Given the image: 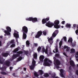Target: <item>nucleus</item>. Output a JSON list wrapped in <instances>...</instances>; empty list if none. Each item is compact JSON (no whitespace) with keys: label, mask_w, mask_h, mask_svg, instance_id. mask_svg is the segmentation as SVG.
Masks as SVG:
<instances>
[{"label":"nucleus","mask_w":78,"mask_h":78,"mask_svg":"<svg viewBox=\"0 0 78 78\" xmlns=\"http://www.w3.org/2000/svg\"><path fill=\"white\" fill-rule=\"evenodd\" d=\"M58 33L59 30H56L53 33L52 37L48 39V41L50 44H53V37H55Z\"/></svg>","instance_id":"obj_1"},{"label":"nucleus","mask_w":78,"mask_h":78,"mask_svg":"<svg viewBox=\"0 0 78 78\" xmlns=\"http://www.w3.org/2000/svg\"><path fill=\"white\" fill-rule=\"evenodd\" d=\"M50 62V63H51L52 62H51V60H50L49 59L46 58L44 60V65L45 66H50V64L49 63Z\"/></svg>","instance_id":"obj_2"},{"label":"nucleus","mask_w":78,"mask_h":78,"mask_svg":"<svg viewBox=\"0 0 78 78\" xmlns=\"http://www.w3.org/2000/svg\"><path fill=\"white\" fill-rule=\"evenodd\" d=\"M59 20H55L54 21V27H55V28H56V29H58V28H59V26L58 25H59Z\"/></svg>","instance_id":"obj_3"},{"label":"nucleus","mask_w":78,"mask_h":78,"mask_svg":"<svg viewBox=\"0 0 78 78\" xmlns=\"http://www.w3.org/2000/svg\"><path fill=\"white\" fill-rule=\"evenodd\" d=\"M6 29L7 30H5V33L7 35H10L11 34L9 32L11 31V27L8 26L7 27H6Z\"/></svg>","instance_id":"obj_4"},{"label":"nucleus","mask_w":78,"mask_h":78,"mask_svg":"<svg viewBox=\"0 0 78 78\" xmlns=\"http://www.w3.org/2000/svg\"><path fill=\"white\" fill-rule=\"evenodd\" d=\"M53 58L54 61V65H55V64H56V65L59 66L61 64V62L59 61V60L57 59L56 57H54Z\"/></svg>","instance_id":"obj_5"},{"label":"nucleus","mask_w":78,"mask_h":78,"mask_svg":"<svg viewBox=\"0 0 78 78\" xmlns=\"http://www.w3.org/2000/svg\"><path fill=\"white\" fill-rule=\"evenodd\" d=\"M22 31L23 33L27 34L28 33V28L26 26H24L22 27Z\"/></svg>","instance_id":"obj_6"},{"label":"nucleus","mask_w":78,"mask_h":78,"mask_svg":"<svg viewBox=\"0 0 78 78\" xmlns=\"http://www.w3.org/2000/svg\"><path fill=\"white\" fill-rule=\"evenodd\" d=\"M46 25L49 28H51V27H53L54 25V23H51L50 21H49L48 23H46Z\"/></svg>","instance_id":"obj_7"},{"label":"nucleus","mask_w":78,"mask_h":78,"mask_svg":"<svg viewBox=\"0 0 78 78\" xmlns=\"http://www.w3.org/2000/svg\"><path fill=\"white\" fill-rule=\"evenodd\" d=\"M42 34V32L41 30L38 31L35 37V38H39V37H41Z\"/></svg>","instance_id":"obj_8"},{"label":"nucleus","mask_w":78,"mask_h":78,"mask_svg":"<svg viewBox=\"0 0 78 78\" xmlns=\"http://www.w3.org/2000/svg\"><path fill=\"white\" fill-rule=\"evenodd\" d=\"M4 65L7 67H9L10 65V62L8 60H7L4 62Z\"/></svg>","instance_id":"obj_9"},{"label":"nucleus","mask_w":78,"mask_h":78,"mask_svg":"<svg viewBox=\"0 0 78 78\" xmlns=\"http://www.w3.org/2000/svg\"><path fill=\"white\" fill-rule=\"evenodd\" d=\"M20 56V55L19 54H14L12 56V60H14L15 59L17 58V57H18V56Z\"/></svg>","instance_id":"obj_10"},{"label":"nucleus","mask_w":78,"mask_h":78,"mask_svg":"<svg viewBox=\"0 0 78 78\" xmlns=\"http://www.w3.org/2000/svg\"><path fill=\"white\" fill-rule=\"evenodd\" d=\"M70 64L72 67H75V63H74V62L72 60H71L70 61Z\"/></svg>","instance_id":"obj_11"},{"label":"nucleus","mask_w":78,"mask_h":78,"mask_svg":"<svg viewBox=\"0 0 78 78\" xmlns=\"http://www.w3.org/2000/svg\"><path fill=\"white\" fill-rule=\"evenodd\" d=\"M44 59V56L43 55H41L39 57V59L41 62H42Z\"/></svg>","instance_id":"obj_12"},{"label":"nucleus","mask_w":78,"mask_h":78,"mask_svg":"<svg viewBox=\"0 0 78 78\" xmlns=\"http://www.w3.org/2000/svg\"><path fill=\"white\" fill-rule=\"evenodd\" d=\"M60 75L62 77H64V74H63V73H64V70L62 69H61L60 70Z\"/></svg>","instance_id":"obj_13"},{"label":"nucleus","mask_w":78,"mask_h":78,"mask_svg":"<svg viewBox=\"0 0 78 78\" xmlns=\"http://www.w3.org/2000/svg\"><path fill=\"white\" fill-rule=\"evenodd\" d=\"M8 55H9V54L8 53H2V56L4 57H7L8 56Z\"/></svg>","instance_id":"obj_14"},{"label":"nucleus","mask_w":78,"mask_h":78,"mask_svg":"<svg viewBox=\"0 0 78 78\" xmlns=\"http://www.w3.org/2000/svg\"><path fill=\"white\" fill-rule=\"evenodd\" d=\"M37 22V18H33L32 22L34 23V22Z\"/></svg>","instance_id":"obj_15"},{"label":"nucleus","mask_w":78,"mask_h":78,"mask_svg":"<svg viewBox=\"0 0 78 78\" xmlns=\"http://www.w3.org/2000/svg\"><path fill=\"white\" fill-rule=\"evenodd\" d=\"M27 34L25 33H23V39H25L27 38Z\"/></svg>","instance_id":"obj_16"},{"label":"nucleus","mask_w":78,"mask_h":78,"mask_svg":"<svg viewBox=\"0 0 78 78\" xmlns=\"http://www.w3.org/2000/svg\"><path fill=\"white\" fill-rule=\"evenodd\" d=\"M13 36L14 37H15L16 38H18L19 37V34L16 33H14L13 34Z\"/></svg>","instance_id":"obj_17"},{"label":"nucleus","mask_w":78,"mask_h":78,"mask_svg":"<svg viewBox=\"0 0 78 78\" xmlns=\"http://www.w3.org/2000/svg\"><path fill=\"white\" fill-rule=\"evenodd\" d=\"M26 20H28V21H32L33 20V17H29L28 18H27L26 19Z\"/></svg>","instance_id":"obj_18"},{"label":"nucleus","mask_w":78,"mask_h":78,"mask_svg":"<svg viewBox=\"0 0 78 78\" xmlns=\"http://www.w3.org/2000/svg\"><path fill=\"white\" fill-rule=\"evenodd\" d=\"M34 67H35V66L34 65H31L30 66V70H34Z\"/></svg>","instance_id":"obj_19"},{"label":"nucleus","mask_w":78,"mask_h":78,"mask_svg":"<svg viewBox=\"0 0 78 78\" xmlns=\"http://www.w3.org/2000/svg\"><path fill=\"white\" fill-rule=\"evenodd\" d=\"M66 28H71V24H69L67 23L66 25Z\"/></svg>","instance_id":"obj_20"},{"label":"nucleus","mask_w":78,"mask_h":78,"mask_svg":"<svg viewBox=\"0 0 78 78\" xmlns=\"http://www.w3.org/2000/svg\"><path fill=\"white\" fill-rule=\"evenodd\" d=\"M32 64L33 66H35L36 65V61H35V60H34V58L33 59Z\"/></svg>","instance_id":"obj_21"},{"label":"nucleus","mask_w":78,"mask_h":78,"mask_svg":"<svg viewBox=\"0 0 78 78\" xmlns=\"http://www.w3.org/2000/svg\"><path fill=\"white\" fill-rule=\"evenodd\" d=\"M73 41V40L72 39V38H70L68 40V42L69 43H70V42L71 44H72Z\"/></svg>","instance_id":"obj_22"},{"label":"nucleus","mask_w":78,"mask_h":78,"mask_svg":"<svg viewBox=\"0 0 78 78\" xmlns=\"http://www.w3.org/2000/svg\"><path fill=\"white\" fill-rule=\"evenodd\" d=\"M34 59H37V54L36 53H35L34 54Z\"/></svg>","instance_id":"obj_23"},{"label":"nucleus","mask_w":78,"mask_h":78,"mask_svg":"<svg viewBox=\"0 0 78 78\" xmlns=\"http://www.w3.org/2000/svg\"><path fill=\"white\" fill-rule=\"evenodd\" d=\"M63 39L62 38L59 43V47H61L62 46V41H63Z\"/></svg>","instance_id":"obj_24"},{"label":"nucleus","mask_w":78,"mask_h":78,"mask_svg":"<svg viewBox=\"0 0 78 78\" xmlns=\"http://www.w3.org/2000/svg\"><path fill=\"white\" fill-rule=\"evenodd\" d=\"M75 53V50L73 48H72L71 49V52H70V53Z\"/></svg>","instance_id":"obj_25"},{"label":"nucleus","mask_w":78,"mask_h":78,"mask_svg":"<svg viewBox=\"0 0 78 78\" xmlns=\"http://www.w3.org/2000/svg\"><path fill=\"white\" fill-rule=\"evenodd\" d=\"M42 24H45V23H47V22L45 19V18L43 19L42 20Z\"/></svg>","instance_id":"obj_26"},{"label":"nucleus","mask_w":78,"mask_h":78,"mask_svg":"<svg viewBox=\"0 0 78 78\" xmlns=\"http://www.w3.org/2000/svg\"><path fill=\"white\" fill-rule=\"evenodd\" d=\"M39 72L40 75H42L44 73V71L42 70H39Z\"/></svg>","instance_id":"obj_27"},{"label":"nucleus","mask_w":78,"mask_h":78,"mask_svg":"<svg viewBox=\"0 0 78 78\" xmlns=\"http://www.w3.org/2000/svg\"><path fill=\"white\" fill-rule=\"evenodd\" d=\"M1 73L2 74V75H8L7 73H5V72H1Z\"/></svg>","instance_id":"obj_28"},{"label":"nucleus","mask_w":78,"mask_h":78,"mask_svg":"<svg viewBox=\"0 0 78 78\" xmlns=\"http://www.w3.org/2000/svg\"><path fill=\"white\" fill-rule=\"evenodd\" d=\"M34 74L35 76H36V77H38V76H39V75H38V74H37V72H35L34 73Z\"/></svg>","instance_id":"obj_29"},{"label":"nucleus","mask_w":78,"mask_h":78,"mask_svg":"<svg viewBox=\"0 0 78 78\" xmlns=\"http://www.w3.org/2000/svg\"><path fill=\"white\" fill-rule=\"evenodd\" d=\"M22 59V57L21 56H20L19 57V58H18L17 60V61H21V60Z\"/></svg>","instance_id":"obj_30"},{"label":"nucleus","mask_w":78,"mask_h":78,"mask_svg":"<svg viewBox=\"0 0 78 78\" xmlns=\"http://www.w3.org/2000/svg\"><path fill=\"white\" fill-rule=\"evenodd\" d=\"M30 42H29V41L28 40L26 42V44L27 45H28V46H30Z\"/></svg>","instance_id":"obj_31"},{"label":"nucleus","mask_w":78,"mask_h":78,"mask_svg":"<svg viewBox=\"0 0 78 78\" xmlns=\"http://www.w3.org/2000/svg\"><path fill=\"white\" fill-rule=\"evenodd\" d=\"M41 47L40 46L38 47L37 49V51L38 52H39L41 51Z\"/></svg>","instance_id":"obj_32"},{"label":"nucleus","mask_w":78,"mask_h":78,"mask_svg":"<svg viewBox=\"0 0 78 78\" xmlns=\"http://www.w3.org/2000/svg\"><path fill=\"white\" fill-rule=\"evenodd\" d=\"M44 76L46 77H48L49 76V74L47 73H46L44 74Z\"/></svg>","instance_id":"obj_33"},{"label":"nucleus","mask_w":78,"mask_h":78,"mask_svg":"<svg viewBox=\"0 0 78 78\" xmlns=\"http://www.w3.org/2000/svg\"><path fill=\"white\" fill-rule=\"evenodd\" d=\"M44 52L45 53L47 54L48 53V47H47L46 48V50H45Z\"/></svg>","instance_id":"obj_34"},{"label":"nucleus","mask_w":78,"mask_h":78,"mask_svg":"<svg viewBox=\"0 0 78 78\" xmlns=\"http://www.w3.org/2000/svg\"><path fill=\"white\" fill-rule=\"evenodd\" d=\"M19 51V49L18 48H16L14 50L13 52V53H16V52H17V51Z\"/></svg>","instance_id":"obj_35"},{"label":"nucleus","mask_w":78,"mask_h":78,"mask_svg":"<svg viewBox=\"0 0 78 78\" xmlns=\"http://www.w3.org/2000/svg\"><path fill=\"white\" fill-rule=\"evenodd\" d=\"M10 44H15V42H14V40H12L10 41Z\"/></svg>","instance_id":"obj_36"},{"label":"nucleus","mask_w":78,"mask_h":78,"mask_svg":"<svg viewBox=\"0 0 78 78\" xmlns=\"http://www.w3.org/2000/svg\"><path fill=\"white\" fill-rule=\"evenodd\" d=\"M16 46V44H12L10 46V47L11 48H13V47H15Z\"/></svg>","instance_id":"obj_37"},{"label":"nucleus","mask_w":78,"mask_h":78,"mask_svg":"<svg viewBox=\"0 0 78 78\" xmlns=\"http://www.w3.org/2000/svg\"><path fill=\"white\" fill-rule=\"evenodd\" d=\"M43 33L44 35V36H46V34H47V31H46V30L43 31Z\"/></svg>","instance_id":"obj_38"},{"label":"nucleus","mask_w":78,"mask_h":78,"mask_svg":"<svg viewBox=\"0 0 78 78\" xmlns=\"http://www.w3.org/2000/svg\"><path fill=\"white\" fill-rule=\"evenodd\" d=\"M45 20H46V22H47L50 20V18L49 17H48L45 19Z\"/></svg>","instance_id":"obj_39"},{"label":"nucleus","mask_w":78,"mask_h":78,"mask_svg":"<svg viewBox=\"0 0 78 78\" xmlns=\"http://www.w3.org/2000/svg\"><path fill=\"white\" fill-rule=\"evenodd\" d=\"M70 48L68 47V48L66 49V51L69 52V51H70Z\"/></svg>","instance_id":"obj_40"},{"label":"nucleus","mask_w":78,"mask_h":78,"mask_svg":"<svg viewBox=\"0 0 78 78\" xmlns=\"http://www.w3.org/2000/svg\"><path fill=\"white\" fill-rule=\"evenodd\" d=\"M55 51L56 53H58V47L56 46L55 47Z\"/></svg>","instance_id":"obj_41"},{"label":"nucleus","mask_w":78,"mask_h":78,"mask_svg":"<svg viewBox=\"0 0 78 78\" xmlns=\"http://www.w3.org/2000/svg\"><path fill=\"white\" fill-rule=\"evenodd\" d=\"M24 53L25 55H27L28 54V53H29V52L28 51H24Z\"/></svg>","instance_id":"obj_42"},{"label":"nucleus","mask_w":78,"mask_h":78,"mask_svg":"<svg viewBox=\"0 0 78 78\" xmlns=\"http://www.w3.org/2000/svg\"><path fill=\"white\" fill-rule=\"evenodd\" d=\"M18 54H22L23 53V51H20L17 52Z\"/></svg>","instance_id":"obj_43"},{"label":"nucleus","mask_w":78,"mask_h":78,"mask_svg":"<svg viewBox=\"0 0 78 78\" xmlns=\"http://www.w3.org/2000/svg\"><path fill=\"white\" fill-rule=\"evenodd\" d=\"M0 64H3V61L1 58H0Z\"/></svg>","instance_id":"obj_44"},{"label":"nucleus","mask_w":78,"mask_h":78,"mask_svg":"<svg viewBox=\"0 0 78 78\" xmlns=\"http://www.w3.org/2000/svg\"><path fill=\"white\" fill-rule=\"evenodd\" d=\"M63 39L65 42H66L67 41V37H63Z\"/></svg>","instance_id":"obj_45"},{"label":"nucleus","mask_w":78,"mask_h":78,"mask_svg":"<svg viewBox=\"0 0 78 78\" xmlns=\"http://www.w3.org/2000/svg\"><path fill=\"white\" fill-rule=\"evenodd\" d=\"M55 56H56V57H59V54H56Z\"/></svg>","instance_id":"obj_46"},{"label":"nucleus","mask_w":78,"mask_h":78,"mask_svg":"<svg viewBox=\"0 0 78 78\" xmlns=\"http://www.w3.org/2000/svg\"><path fill=\"white\" fill-rule=\"evenodd\" d=\"M68 46H64V49H66V48H68Z\"/></svg>","instance_id":"obj_47"},{"label":"nucleus","mask_w":78,"mask_h":78,"mask_svg":"<svg viewBox=\"0 0 78 78\" xmlns=\"http://www.w3.org/2000/svg\"><path fill=\"white\" fill-rule=\"evenodd\" d=\"M45 50V48H43L42 49V51H43V52H44Z\"/></svg>","instance_id":"obj_48"},{"label":"nucleus","mask_w":78,"mask_h":78,"mask_svg":"<svg viewBox=\"0 0 78 78\" xmlns=\"http://www.w3.org/2000/svg\"><path fill=\"white\" fill-rule=\"evenodd\" d=\"M76 73L78 76V70H76Z\"/></svg>","instance_id":"obj_49"},{"label":"nucleus","mask_w":78,"mask_h":78,"mask_svg":"<svg viewBox=\"0 0 78 78\" xmlns=\"http://www.w3.org/2000/svg\"><path fill=\"white\" fill-rule=\"evenodd\" d=\"M55 67L57 69H59V65H57Z\"/></svg>","instance_id":"obj_50"},{"label":"nucleus","mask_w":78,"mask_h":78,"mask_svg":"<svg viewBox=\"0 0 78 78\" xmlns=\"http://www.w3.org/2000/svg\"><path fill=\"white\" fill-rule=\"evenodd\" d=\"M62 23L63 25H64V24H65V21H62Z\"/></svg>","instance_id":"obj_51"},{"label":"nucleus","mask_w":78,"mask_h":78,"mask_svg":"<svg viewBox=\"0 0 78 78\" xmlns=\"http://www.w3.org/2000/svg\"><path fill=\"white\" fill-rule=\"evenodd\" d=\"M76 34H77V35H78V29L76 31Z\"/></svg>","instance_id":"obj_52"},{"label":"nucleus","mask_w":78,"mask_h":78,"mask_svg":"<svg viewBox=\"0 0 78 78\" xmlns=\"http://www.w3.org/2000/svg\"><path fill=\"white\" fill-rule=\"evenodd\" d=\"M34 46H35V47H37V44L34 43Z\"/></svg>","instance_id":"obj_53"},{"label":"nucleus","mask_w":78,"mask_h":78,"mask_svg":"<svg viewBox=\"0 0 78 78\" xmlns=\"http://www.w3.org/2000/svg\"><path fill=\"white\" fill-rule=\"evenodd\" d=\"M76 27V25L75 24H73V27L74 28H75Z\"/></svg>","instance_id":"obj_54"},{"label":"nucleus","mask_w":78,"mask_h":78,"mask_svg":"<svg viewBox=\"0 0 78 78\" xmlns=\"http://www.w3.org/2000/svg\"><path fill=\"white\" fill-rule=\"evenodd\" d=\"M12 69H13V67H11V66H10L9 68V69L10 70H11Z\"/></svg>","instance_id":"obj_55"},{"label":"nucleus","mask_w":78,"mask_h":78,"mask_svg":"<svg viewBox=\"0 0 78 78\" xmlns=\"http://www.w3.org/2000/svg\"><path fill=\"white\" fill-rule=\"evenodd\" d=\"M69 70H72V67L71 66H70L69 67Z\"/></svg>","instance_id":"obj_56"},{"label":"nucleus","mask_w":78,"mask_h":78,"mask_svg":"<svg viewBox=\"0 0 78 78\" xmlns=\"http://www.w3.org/2000/svg\"><path fill=\"white\" fill-rule=\"evenodd\" d=\"M63 54L64 56H67V55H66V53L64 52L63 53Z\"/></svg>","instance_id":"obj_57"},{"label":"nucleus","mask_w":78,"mask_h":78,"mask_svg":"<svg viewBox=\"0 0 78 78\" xmlns=\"http://www.w3.org/2000/svg\"><path fill=\"white\" fill-rule=\"evenodd\" d=\"M24 70L25 72V71H26V70H27V69H26V68H24Z\"/></svg>","instance_id":"obj_58"},{"label":"nucleus","mask_w":78,"mask_h":78,"mask_svg":"<svg viewBox=\"0 0 78 78\" xmlns=\"http://www.w3.org/2000/svg\"><path fill=\"white\" fill-rule=\"evenodd\" d=\"M75 57L76 58H78V55H76L75 56Z\"/></svg>","instance_id":"obj_59"},{"label":"nucleus","mask_w":78,"mask_h":78,"mask_svg":"<svg viewBox=\"0 0 78 78\" xmlns=\"http://www.w3.org/2000/svg\"><path fill=\"white\" fill-rule=\"evenodd\" d=\"M2 46V41H0V46Z\"/></svg>","instance_id":"obj_60"},{"label":"nucleus","mask_w":78,"mask_h":78,"mask_svg":"<svg viewBox=\"0 0 78 78\" xmlns=\"http://www.w3.org/2000/svg\"><path fill=\"white\" fill-rule=\"evenodd\" d=\"M16 42H18V39H17V38H16Z\"/></svg>","instance_id":"obj_61"},{"label":"nucleus","mask_w":78,"mask_h":78,"mask_svg":"<svg viewBox=\"0 0 78 78\" xmlns=\"http://www.w3.org/2000/svg\"><path fill=\"white\" fill-rule=\"evenodd\" d=\"M1 69L3 71V69H4V68H2Z\"/></svg>","instance_id":"obj_62"},{"label":"nucleus","mask_w":78,"mask_h":78,"mask_svg":"<svg viewBox=\"0 0 78 78\" xmlns=\"http://www.w3.org/2000/svg\"><path fill=\"white\" fill-rule=\"evenodd\" d=\"M76 55H78V52H76Z\"/></svg>","instance_id":"obj_63"},{"label":"nucleus","mask_w":78,"mask_h":78,"mask_svg":"<svg viewBox=\"0 0 78 78\" xmlns=\"http://www.w3.org/2000/svg\"><path fill=\"white\" fill-rule=\"evenodd\" d=\"M59 41V39H57V42H58Z\"/></svg>","instance_id":"obj_64"}]
</instances>
